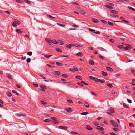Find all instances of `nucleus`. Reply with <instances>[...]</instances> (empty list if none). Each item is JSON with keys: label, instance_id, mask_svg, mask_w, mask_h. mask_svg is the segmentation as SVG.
<instances>
[{"label": "nucleus", "instance_id": "obj_37", "mask_svg": "<svg viewBox=\"0 0 135 135\" xmlns=\"http://www.w3.org/2000/svg\"><path fill=\"white\" fill-rule=\"evenodd\" d=\"M117 47L119 48H122L123 47V46L122 45H119Z\"/></svg>", "mask_w": 135, "mask_h": 135}, {"label": "nucleus", "instance_id": "obj_10", "mask_svg": "<svg viewBox=\"0 0 135 135\" xmlns=\"http://www.w3.org/2000/svg\"><path fill=\"white\" fill-rule=\"evenodd\" d=\"M6 75L7 77L11 79H12V75L9 73H6Z\"/></svg>", "mask_w": 135, "mask_h": 135}, {"label": "nucleus", "instance_id": "obj_16", "mask_svg": "<svg viewBox=\"0 0 135 135\" xmlns=\"http://www.w3.org/2000/svg\"><path fill=\"white\" fill-rule=\"evenodd\" d=\"M52 55H44V56L46 58H49V57L52 56Z\"/></svg>", "mask_w": 135, "mask_h": 135}, {"label": "nucleus", "instance_id": "obj_38", "mask_svg": "<svg viewBox=\"0 0 135 135\" xmlns=\"http://www.w3.org/2000/svg\"><path fill=\"white\" fill-rule=\"evenodd\" d=\"M123 106L124 107L126 108L129 107L128 106V105L125 103H124L123 104Z\"/></svg>", "mask_w": 135, "mask_h": 135}, {"label": "nucleus", "instance_id": "obj_64", "mask_svg": "<svg viewBox=\"0 0 135 135\" xmlns=\"http://www.w3.org/2000/svg\"><path fill=\"white\" fill-rule=\"evenodd\" d=\"M110 133L111 135H116V134L112 132H110Z\"/></svg>", "mask_w": 135, "mask_h": 135}, {"label": "nucleus", "instance_id": "obj_2", "mask_svg": "<svg viewBox=\"0 0 135 135\" xmlns=\"http://www.w3.org/2000/svg\"><path fill=\"white\" fill-rule=\"evenodd\" d=\"M110 122L113 126L114 127H117L118 126L117 123L113 120H111Z\"/></svg>", "mask_w": 135, "mask_h": 135}, {"label": "nucleus", "instance_id": "obj_63", "mask_svg": "<svg viewBox=\"0 0 135 135\" xmlns=\"http://www.w3.org/2000/svg\"><path fill=\"white\" fill-rule=\"evenodd\" d=\"M77 84L81 86H83V85L82 84L78 82L77 83Z\"/></svg>", "mask_w": 135, "mask_h": 135}, {"label": "nucleus", "instance_id": "obj_15", "mask_svg": "<svg viewBox=\"0 0 135 135\" xmlns=\"http://www.w3.org/2000/svg\"><path fill=\"white\" fill-rule=\"evenodd\" d=\"M75 55L76 56H79L81 57L82 56V53L80 52H79L75 54Z\"/></svg>", "mask_w": 135, "mask_h": 135}, {"label": "nucleus", "instance_id": "obj_14", "mask_svg": "<svg viewBox=\"0 0 135 135\" xmlns=\"http://www.w3.org/2000/svg\"><path fill=\"white\" fill-rule=\"evenodd\" d=\"M60 73L59 71H55L54 72V74L55 75H59L60 74Z\"/></svg>", "mask_w": 135, "mask_h": 135}, {"label": "nucleus", "instance_id": "obj_21", "mask_svg": "<svg viewBox=\"0 0 135 135\" xmlns=\"http://www.w3.org/2000/svg\"><path fill=\"white\" fill-rule=\"evenodd\" d=\"M13 93H15L17 95L19 96V94L15 90H12Z\"/></svg>", "mask_w": 135, "mask_h": 135}, {"label": "nucleus", "instance_id": "obj_43", "mask_svg": "<svg viewBox=\"0 0 135 135\" xmlns=\"http://www.w3.org/2000/svg\"><path fill=\"white\" fill-rule=\"evenodd\" d=\"M41 102L42 104L44 105H46L47 104L46 102L44 101H41Z\"/></svg>", "mask_w": 135, "mask_h": 135}, {"label": "nucleus", "instance_id": "obj_44", "mask_svg": "<svg viewBox=\"0 0 135 135\" xmlns=\"http://www.w3.org/2000/svg\"><path fill=\"white\" fill-rule=\"evenodd\" d=\"M33 84L35 87H37L38 86V84L36 83H33Z\"/></svg>", "mask_w": 135, "mask_h": 135}, {"label": "nucleus", "instance_id": "obj_53", "mask_svg": "<svg viewBox=\"0 0 135 135\" xmlns=\"http://www.w3.org/2000/svg\"><path fill=\"white\" fill-rule=\"evenodd\" d=\"M110 113H113L114 112V110L113 109H110Z\"/></svg>", "mask_w": 135, "mask_h": 135}, {"label": "nucleus", "instance_id": "obj_46", "mask_svg": "<svg viewBox=\"0 0 135 135\" xmlns=\"http://www.w3.org/2000/svg\"><path fill=\"white\" fill-rule=\"evenodd\" d=\"M27 54L30 56H31L32 54V53L30 51L27 53Z\"/></svg>", "mask_w": 135, "mask_h": 135}, {"label": "nucleus", "instance_id": "obj_24", "mask_svg": "<svg viewBox=\"0 0 135 135\" xmlns=\"http://www.w3.org/2000/svg\"><path fill=\"white\" fill-rule=\"evenodd\" d=\"M46 41L49 43H51V40L49 38H46L45 39Z\"/></svg>", "mask_w": 135, "mask_h": 135}, {"label": "nucleus", "instance_id": "obj_12", "mask_svg": "<svg viewBox=\"0 0 135 135\" xmlns=\"http://www.w3.org/2000/svg\"><path fill=\"white\" fill-rule=\"evenodd\" d=\"M83 46V45H81V44H75L74 46H75L76 47H82Z\"/></svg>", "mask_w": 135, "mask_h": 135}, {"label": "nucleus", "instance_id": "obj_18", "mask_svg": "<svg viewBox=\"0 0 135 135\" xmlns=\"http://www.w3.org/2000/svg\"><path fill=\"white\" fill-rule=\"evenodd\" d=\"M102 74V75L105 76H106L108 75V74L107 73L104 72L103 71H101Z\"/></svg>", "mask_w": 135, "mask_h": 135}, {"label": "nucleus", "instance_id": "obj_47", "mask_svg": "<svg viewBox=\"0 0 135 135\" xmlns=\"http://www.w3.org/2000/svg\"><path fill=\"white\" fill-rule=\"evenodd\" d=\"M101 21L102 23L104 24H105L107 23V22L104 20H101Z\"/></svg>", "mask_w": 135, "mask_h": 135}, {"label": "nucleus", "instance_id": "obj_4", "mask_svg": "<svg viewBox=\"0 0 135 135\" xmlns=\"http://www.w3.org/2000/svg\"><path fill=\"white\" fill-rule=\"evenodd\" d=\"M59 128L60 129L65 130L67 129H68V127L67 126H59Z\"/></svg>", "mask_w": 135, "mask_h": 135}, {"label": "nucleus", "instance_id": "obj_27", "mask_svg": "<svg viewBox=\"0 0 135 135\" xmlns=\"http://www.w3.org/2000/svg\"><path fill=\"white\" fill-rule=\"evenodd\" d=\"M56 51L58 52H61L62 51V50H61V49H59V48H56Z\"/></svg>", "mask_w": 135, "mask_h": 135}, {"label": "nucleus", "instance_id": "obj_25", "mask_svg": "<svg viewBox=\"0 0 135 135\" xmlns=\"http://www.w3.org/2000/svg\"><path fill=\"white\" fill-rule=\"evenodd\" d=\"M99 79H98V78H96V77H95L93 80L94 81H95V82H99Z\"/></svg>", "mask_w": 135, "mask_h": 135}, {"label": "nucleus", "instance_id": "obj_49", "mask_svg": "<svg viewBox=\"0 0 135 135\" xmlns=\"http://www.w3.org/2000/svg\"><path fill=\"white\" fill-rule=\"evenodd\" d=\"M128 8H129V9H130L131 10H133V11H135V9L131 7H130V6H128Z\"/></svg>", "mask_w": 135, "mask_h": 135}, {"label": "nucleus", "instance_id": "obj_52", "mask_svg": "<svg viewBox=\"0 0 135 135\" xmlns=\"http://www.w3.org/2000/svg\"><path fill=\"white\" fill-rule=\"evenodd\" d=\"M16 1L20 4H22L23 3L21 1V0H17Z\"/></svg>", "mask_w": 135, "mask_h": 135}, {"label": "nucleus", "instance_id": "obj_48", "mask_svg": "<svg viewBox=\"0 0 135 135\" xmlns=\"http://www.w3.org/2000/svg\"><path fill=\"white\" fill-rule=\"evenodd\" d=\"M67 101L69 103H73L71 99H67Z\"/></svg>", "mask_w": 135, "mask_h": 135}, {"label": "nucleus", "instance_id": "obj_23", "mask_svg": "<svg viewBox=\"0 0 135 135\" xmlns=\"http://www.w3.org/2000/svg\"><path fill=\"white\" fill-rule=\"evenodd\" d=\"M39 86H40V87L41 88L43 89H46V86L44 85H39Z\"/></svg>", "mask_w": 135, "mask_h": 135}, {"label": "nucleus", "instance_id": "obj_45", "mask_svg": "<svg viewBox=\"0 0 135 135\" xmlns=\"http://www.w3.org/2000/svg\"><path fill=\"white\" fill-rule=\"evenodd\" d=\"M70 133L72 134H77L78 133L76 132H74L72 131L70 132Z\"/></svg>", "mask_w": 135, "mask_h": 135}, {"label": "nucleus", "instance_id": "obj_13", "mask_svg": "<svg viewBox=\"0 0 135 135\" xmlns=\"http://www.w3.org/2000/svg\"><path fill=\"white\" fill-rule=\"evenodd\" d=\"M56 64L59 66H63V64L61 63L56 62Z\"/></svg>", "mask_w": 135, "mask_h": 135}, {"label": "nucleus", "instance_id": "obj_19", "mask_svg": "<svg viewBox=\"0 0 135 135\" xmlns=\"http://www.w3.org/2000/svg\"><path fill=\"white\" fill-rule=\"evenodd\" d=\"M111 12L112 13L115 14H117L118 13V12L116 11L113 10H110Z\"/></svg>", "mask_w": 135, "mask_h": 135}, {"label": "nucleus", "instance_id": "obj_20", "mask_svg": "<svg viewBox=\"0 0 135 135\" xmlns=\"http://www.w3.org/2000/svg\"><path fill=\"white\" fill-rule=\"evenodd\" d=\"M105 6L107 7V8H109V9H113V7L109 5H105Z\"/></svg>", "mask_w": 135, "mask_h": 135}, {"label": "nucleus", "instance_id": "obj_54", "mask_svg": "<svg viewBox=\"0 0 135 135\" xmlns=\"http://www.w3.org/2000/svg\"><path fill=\"white\" fill-rule=\"evenodd\" d=\"M62 76L65 78H67L68 77V75L66 74H63L62 75Z\"/></svg>", "mask_w": 135, "mask_h": 135}, {"label": "nucleus", "instance_id": "obj_33", "mask_svg": "<svg viewBox=\"0 0 135 135\" xmlns=\"http://www.w3.org/2000/svg\"><path fill=\"white\" fill-rule=\"evenodd\" d=\"M75 77L76 78L79 79L80 80H81L82 79V77L81 76H76Z\"/></svg>", "mask_w": 135, "mask_h": 135}, {"label": "nucleus", "instance_id": "obj_28", "mask_svg": "<svg viewBox=\"0 0 135 135\" xmlns=\"http://www.w3.org/2000/svg\"><path fill=\"white\" fill-rule=\"evenodd\" d=\"M88 114V113L86 112H83L81 113V114L82 115H86Z\"/></svg>", "mask_w": 135, "mask_h": 135}, {"label": "nucleus", "instance_id": "obj_42", "mask_svg": "<svg viewBox=\"0 0 135 135\" xmlns=\"http://www.w3.org/2000/svg\"><path fill=\"white\" fill-rule=\"evenodd\" d=\"M113 129L116 131H119V129L116 128H113Z\"/></svg>", "mask_w": 135, "mask_h": 135}, {"label": "nucleus", "instance_id": "obj_57", "mask_svg": "<svg viewBox=\"0 0 135 135\" xmlns=\"http://www.w3.org/2000/svg\"><path fill=\"white\" fill-rule=\"evenodd\" d=\"M44 121L46 122H49L50 120L49 119H46L44 120Z\"/></svg>", "mask_w": 135, "mask_h": 135}, {"label": "nucleus", "instance_id": "obj_50", "mask_svg": "<svg viewBox=\"0 0 135 135\" xmlns=\"http://www.w3.org/2000/svg\"><path fill=\"white\" fill-rule=\"evenodd\" d=\"M31 61V59L30 58H28L26 60V61L27 63H29Z\"/></svg>", "mask_w": 135, "mask_h": 135}, {"label": "nucleus", "instance_id": "obj_8", "mask_svg": "<svg viewBox=\"0 0 135 135\" xmlns=\"http://www.w3.org/2000/svg\"><path fill=\"white\" fill-rule=\"evenodd\" d=\"M92 21L95 23H97L99 22V21L97 19L95 18H92Z\"/></svg>", "mask_w": 135, "mask_h": 135}, {"label": "nucleus", "instance_id": "obj_26", "mask_svg": "<svg viewBox=\"0 0 135 135\" xmlns=\"http://www.w3.org/2000/svg\"><path fill=\"white\" fill-rule=\"evenodd\" d=\"M86 129L88 130H91L92 128L89 126H87L86 127Z\"/></svg>", "mask_w": 135, "mask_h": 135}, {"label": "nucleus", "instance_id": "obj_11", "mask_svg": "<svg viewBox=\"0 0 135 135\" xmlns=\"http://www.w3.org/2000/svg\"><path fill=\"white\" fill-rule=\"evenodd\" d=\"M89 63L92 65H94V61L92 60H90L89 61Z\"/></svg>", "mask_w": 135, "mask_h": 135}, {"label": "nucleus", "instance_id": "obj_35", "mask_svg": "<svg viewBox=\"0 0 135 135\" xmlns=\"http://www.w3.org/2000/svg\"><path fill=\"white\" fill-rule=\"evenodd\" d=\"M108 24L110 25L111 26H113L114 25V24L112 23V22H110V21H108Z\"/></svg>", "mask_w": 135, "mask_h": 135}, {"label": "nucleus", "instance_id": "obj_5", "mask_svg": "<svg viewBox=\"0 0 135 135\" xmlns=\"http://www.w3.org/2000/svg\"><path fill=\"white\" fill-rule=\"evenodd\" d=\"M16 115L18 116L21 117L25 116L26 115V114L21 113L19 114H16Z\"/></svg>", "mask_w": 135, "mask_h": 135}, {"label": "nucleus", "instance_id": "obj_22", "mask_svg": "<svg viewBox=\"0 0 135 135\" xmlns=\"http://www.w3.org/2000/svg\"><path fill=\"white\" fill-rule=\"evenodd\" d=\"M24 1L26 3L28 4H30L31 3V2L30 1L28 0H24Z\"/></svg>", "mask_w": 135, "mask_h": 135}, {"label": "nucleus", "instance_id": "obj_3", "mask_svg": "<svg viewBox=\"0 0 135 135\" xmlns=\"http://www.w3.org/2000/svg\"><path fill=\"white\" fill-rule=\"evenodd\" d=\"M51 118L54 124H57L58 123V121L56 120V118L55 117H51Z\"/></svg>", "mask_w": 135, "mask_h": 135}, {"label": "nucleus", "instance_id": "obj_40", "mask_svg": "<svg viewBox=\"0 0 135 135\" xmlns=\"http://www.w3.org/2000/svg\"><path fill=\"white\" fill-rule=\"evenodd\" d=\"M111 16L112 17H115V18L117 17H118V16L117 15H114V14H112L111 15Z\"/></svg>", "mask_w": 135, "mask_h": 135}, {"label": "nucleus", "instance_id": "obj_41", "mask_svg": "<svg viewBox=\"0 0 135 135\" xmlns=\"http://www.w3.org/2000/svg\"><path fill=\"white\" fill-rule=\"evenodd\" d=\"M126 46L128 48H129V49L131 48V46L128 44H127L126 45Z\"/></svg>", "mask_w": 135, "mask_h": 135}, {"label": "nucleus", "instance_id": "obj_7", "mask_svg": "<svg viewBox=\"0 0 135 135\" xmlns=\"http://www.w3.org/2000/svg\"><path fill=\"white\" fill-rule=\"evenodd\" d=\"M65 110L69 112H72V109L70 107L66 108Z\"/></svg>", "mask_w": 135, "mask_h": 135}, {"label": "nucleus", "instance_id": "obj_1", "mask_svg": "<svg viewBox=\"0 0 135 135\" xmlns=\"http://www.w3.org/2000/svg\"><path fill=\"white\" fill-rule=\"evenodd\" d=\"M20 22L17 20L15 19L13 22L12 25L13 27H16L17 25H20Z\"/></svg>", "mask_w": 135, "mask_h": 135}, {"label": "nucleus", "instance_id": "obj_51", "mask_svg": "<svg viewBox=\"0 0 135 135\" xmlns=\"http://www.w3.org/2000/svg\"><path fill=\"white\" fill-rule=\"evenodd\" d=\"M129 125L131 127H134V126L133 124L132 123H129Z\"/></svg>", "mask_w": 135, "mask_h": 135}, {"label": "nucleus", "instance_id": "obj_56", "mask_svg": "<svg viewBox=\"0 0 135 135\" xmlns=\"http://www.w3.org/2000/svg\"><path fill=\"white\" fill-rule=\"evenodd\" d=\"M94 33L97 34H100V32L99 31L95 32Z\"/></svg>", "mask_w": 135, "mask_h": 135}, {"label": "nucleus", "instance_id": "obj_6", "mask_svg": "<svg viewBox=\"0 0 135 135\" xmlns=\"http://www.w3.org/2000/svg\"><path fill=\"white\" fill-rule=\"evenodd\" d=\"M96 128L99 130L103 131L104 129V128L103 127L100 126H98L96 127Z\"/></svg>", "mask_w": 135, "mask_h": 135}, {"label": "nucleus", "instance_id": "obj_39", "mask_svg": "<svg viewBox=\"0 0 135 135\" xmlns=\"http://www.w3.org/2000/svg\"><path fill=\"white\" fill-rule=\"evenodd\" d=\"M89 30L90 31L92 32H94V33H95V30L92 29L91 28L89 29Z\"/></svg>", "mask_w": 135, "mask_h": 135}, {"label": "nucleus", "instance_id": "obj_17", "mask_svg": "<svg viewBox=\"0 0 135 135\" xmlns=\"http://www.w3.org/2000/svg\"><path fill=\"white\" fill-rule=\"evenodd\" d=\"M106 69L108 70L109 71H112L113 70L112 69L108 67H106Z\"/></svg>", "mask_w": 135, "mask_h": 135}, {"label": "nucleus", "instance_id": "obj_58", "mask_svg": "<svg viewBox=\"0 0 135 135\" xmlns=\"http://www.w3.org/2000/svg\"><path fill=\"white\" fill-rule=\"evenodd\" d=\"M85 105L86 107H89V105L88 104V103H85Z\"/></svg>", "mask_w": 135, "mask_h": 135}, {"label": "nucleus", "instance_id": "obj_32", "mask_svg": "<svg viewBox=\"0 0 135 135\" xmlns=\"http://www.w3.org/2000/svg\"><path fill=\"white\" fill-rule=\"evenodd\" d=\"M99 82H100L102 83H103L105 82L104 80V79H100L99 80Z\"/></svg>", "mask_w": 135, "mask_h": 135}, {"label": "nucleus", "instance_id": "obj_34", "mask_svg": "<svg viewBox=\"0 0 135 135\" xmlns=\"http://www.w3.org/2000/svg\"><path fill=\"white\" fill-rule=\"evenodd\" d=\"M58 42V43L59 44L61 45H63L64 44V43L61 40H59Z\"/></svg>", "mask_w": 135, "mask_h": 135}, {"label": "nucleus", "instance_id": "obj_55", "mask_svg": "<svg viewBox=\"0 0 135 135\" xmlns=\"http://www.w3.org/2000/svg\"><path fill=\"white\" fill-rule=\"evenodd\" d=\"M66 46L67 47L69 48H70L71 47L70 44H69L68 45H67Z\"/></svg>", "mask_w": 135, "mask_h": 135}, {"label": "nucleus", "instance_id": "obj_36", "mask_svg": "<svg viewBox=\"0 0 135 135\" xmlns=\"http://www.w3.org/2000/svg\"><path fill=\"white\" fill-rule=\"evenodd\" d=\"M57 25H58L59 26H61V27H65V25H62L61 24H60L59 23H57Z\"/></svg>", "mask_w": 135, "mask_h": 135}, {"label": "nucleus", "instance_id": "obj_60", "mask_svg": "<svg viewBox=\"0 0 135 135\" xmlns=\"http://www.w3.org/2000/svg\"><path fill=\"white\" fill-rule=\"evenodd\" d=\"M107 4H109V5H110V6H114V4L113 3H107Z\"/></svg>", "mask_w": 135, "mask_h": 135}, {"label": "nucleus", "instance_id": "obj_62", "mask_svg": "<svg viewBox=\"0 0 135 135\" xmlns=\"http://www.w3.org/2000/svg\"><path fill=\"white\" fill-rule=\"evenodd\" d=\"M94 78V77H93L92 76H89V78H90V79L93 80Z\"/></svg>", "mask_w": 135, "mask_h": 135}, {"label": "nucleus", "instance_id": "obj_61", "mask_svg": "<svg viewBox=\"0 0 135 135\" xmlns=\"http://www.w3.org/2000/svg\"><path fill=\"white\" fill-rule=\"evenodd\" d=\"M72 26L73 27H78V26L77 25H72Z\"/></svg>", "mask_w": 135, "mask_h": 135}, {"label": "nucleus", "instance_id": "obj_59", "mask_svg": "<svg viewBox=\"0 0 135 135\" xmlns=\"http://www.w3.org/2000/svg\"><path fill=\"white\" fill-rule=\"evenodd\" d=\"M69 70L72 71V72H74V70L73 68H70L69 69Z\"/></svg>", "mask_w": 135, "mask_h": 135}, {"label": "nucleus", "instance_id": "obj_9", "mask_svg": "<svg viewBox=\"0 0 135 135\" xmlns=\"http://www.w3.org/2000/svg\"><path fill=\"white\" fill-rule=\"evenodd\" d=\"M16 31L18 33H21L22 32V31L20 29H16Z\"/></svg>", "mask_w": 135, "mask_h": 135}, {"label": "nucleus", "instance_id": "obj_29", "mask_svg": "<svg viewBox=\"0 0 135 135\" xmlns=\"http://www.w3.org/2000/svg\"><path fill=\"white\" fill-rule=\"evenodd\" d=\"M107 85L110 88H111L113 87L112 85L110 84L109 83H107Z\"/></svg>", "mask_w": 135, "mask_h": 135}, {"label": "nucleus", "instance_id": "obj_31", "mask_svg": "<svg viewBox=\"0 0 135 135\" xmlns=\"http://www.w3.org/2000/svg\"><path fill=\"white\" fill-rule=\"evenodd\" d=\"M6 94L8 96L11 97V94L8 91H7L6 92Z\"/></svg>", "mask_w": 135, "mask_h": 135}, {"label": "nucleus", "instance_id": "obj_30", "mask_svg": "<svg viewBox=\"0 0 135 135\" xmlns=\"http://www.w3.org/2000/svg\"><path fill=\"white\" fill-rule=\"evenodd\" d=\"M51 42L55 44H58V42L56 40H51Z\"/></svg>", "mask_w": 135, "mask_h": 135}]
</instances>
